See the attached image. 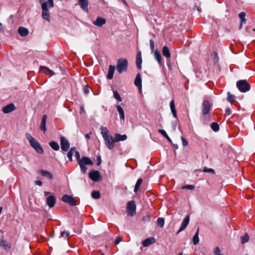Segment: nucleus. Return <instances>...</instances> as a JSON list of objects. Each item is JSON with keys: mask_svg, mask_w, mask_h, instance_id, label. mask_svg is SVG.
<instances>
[{"mask_svg": "<svg viewBox=\"0 0 255 255\" xmlns=\"http://www.w3.org/2000/svg\"><path fill=\"white\" fill-rule=\"evenodd\" d=\"M134 85L138 88H141V79L140 73H137L134 82Z\"/></svg>", "mask_w": 255, "mask_h": 255, "instance_id": "aec40b11", "label": "nucleus"}, {"mask_svg": "<svg viewBox=\"0 0 255 255\" xmlns=\"http://www.w3.org/2000/svg\"><path fill=\"white\" fill-rule=\"evenodd\" d=\"M122 240V238L121 237H119L118 238H117L116 240L115 241V245H118Z\"/></svg>", "mask_w": 255, "mask_h": 255, "instance_id": "4d7b16f0", "label": "nucleus"}, {"mask_svg": "<svg viewBox=\"0 0 255 255\" xmlns=\"http://www.w3.org/2000/svg\"><path fill=\"white\" fill-rule=\"evenodd\" d=\"M100 129L101 133L103 138H105L106 137L112 136L109 134V131L107 127H101Z\"/></svg>", "mask_w": 255, "mask_h": 255, "instance_id": "b1692460", "label": "nucleus"}, {"mask_svg": "<svg viewBox=\"0 0 255 255\" xmlns=\"http://www.w3.org/2000/svg\"><path fill=\"white\" fill-rule=\"evenodd\" d=\"M211 128L212 130L215 132L219 131V126L217 123L213 122L211 124Z\"/></svg>", "mask_w": 255, "mask_h": 255, "instance_id": "4c0bfd02", "label": "nucleus"}, {"mask_svg": "<svg viewBox=\"0 0 255 255\" xmlns=\"http://www.w3.org/2000/svg\"><path fill=\"white\" fill-rule=\"evenodd\" d=\"M106 19L102 17H98L96 20L93 21V24L99 27H101L106 23Z\"/></svg>", "mask_w": 255, "mask_h": 255, "instance_id": "dca6fc26", "label": "nucleus"}, {"mask_svg": "<svg viewBox=\"0 0 255 255\" xmlns=\"http://www.w3.org/2000/svg\"><path fill=\"white\" fill-rule=\"evenodd\" d=\"M42 17L43 19L50 21V14L47 8V3H43L42 4Z\"/></svg>", "mask_w": 255, "mask_h": 255, "instance_id": "9b49d317", "label": "nucleus"}, {"mask_svg": "<svg viewBox=\"0 0 255 255\" xmlns=\"http://www.w3.org/2000/svg\"><path fill=\"white\" fill-rule=\"evenodd\" d=\"M40 1V2L41 3V5L43 3H46L45 2H44V0H39Z\"/></svg>", "mask_w": 255, "mask_h": 255, "instance_id": "774afa93", "label": "nucleus"}, {"mask_svg": "<svg viewBox=\"0 0 255 255\" xmlns=\"http://www.w3.org/2000/svg\"><path fill=\"white\" fill-rule=\"evenodd\" d=\"M92 134L91 132H90L88 133H86L85 134V137L87 139H90L91 138V134Z\"/></svg>", "mask_w": 255, "mask_h": 255, "instance_id": "680f3d73", "label": "nucleus"}, {"mask_svg": "<svg viewBox=\"0 0 255 255\" xmlns=\"http://www.w3.org/2000/svg\"><path fill=\"white\" fill-rule=\"evenodd\" d=\"M39 70L40 71H42L45 74L50 75V76H52L55 74V73L53 71L45 66H40Z\"/></svg>", "mask_w": 255, "mask_h": 255, "instance_id": "6ab92c4d", "label": "nucleus"}, {"mask_svg": "<svg viewBox=\"0 0 255 255\" xmlns=\"http://www.w3.org/2000/svg\"><path fill=\"white\" fill-rule=\"evenodd\" d=\"M136 206L134 202L132 201L128 202L127 207V213L130 216H133L135 214Z\"/></svg>", "mask_w": 255, "mask_h": 255, "instance_id": "39448f33", "label": "nucleus"}, {"mask_svg": "<svg viewBox=\"0 0 255 255\" xmlns=\"http://www.w3.org/2000/svg\"><path fill=\"white\" fill-rule=\"evenodd\" d=\"M84 91L86 94H88L89 93V87L87 86H85L84 87Z\"/></svg>", "mask_w": 255, "mask_h": 255, "instance_id": "13d9d810", "label": "nucleus"}, {"mask_svg": "<svg viewBox=\"0 0 255 255\" xmlns=\"http://www.w3.org/2000/svg\"><path fill=\"white\" fill-rule=\"evenodd\" d=\"M15 109V107L14 105L12 103H10L4 107L2 109V112L4 114H8L13 111Z\"/></svg>", "mask_w": 255, "mask_h": 255, "instance_id": "ddd939ff", "label": "nucleus"}, {"mask_svg": "<svg viewBox=\"0 0 255 255\" xmlns=\"http://www.w3.org/2000/svg\"><path fill=\"white\" fill-rule=\"evenodd\" d=\"M199 232V229L198 228L196 233H195V235L193 237L192 241H193V243L194 245H197L199 242V237H198Z\"/></svg>", "mask_w": 255, "mask_h": 255, "instance_id": "473e14b6", "label": "nucleus"}, {"mask_svg": "<svg viewBox=\"0 0 255 255\" xmlns=\"http://www.w3.org/2000/svg\"><path fill=\"white\" fill-rule=\"evenodd\" d=\"M211 104L208 100H204L202 103V114L205 116L210 115Z\"/></svg>", "mask_w": 255, "mask_h": 255, "instance_id": "423d86ee", "label": "nucleus"}, {"mask_svg": "<svg viewBox=\"0 0 255 255\" xmlns=\"http://www.w3.org/2000/svg\"><path fill=\"white\" fill-rule=\"evenodd\" d=\"M115 139L116 142L120 141H124L127 139V136L126 134L121 135L119 133H116L115 134Z\"/></svg>", "mask_w": 255, "mask_h": 255, "instance_id": "cd10ccee", "label": "nucleus"}, {"mask_svg": "<svg viewBox=\"0 0 255 255\" xmlns=\"http://www.w3.org/2000/svg\"><path fill=\"white\" fill-rule=\"evenodd\" d=\"M18 32L19 35L23 37L27 36L29 33V31L27 28L22 26H20L18 28Z\"/></svg>", "mask_w": 255, "mask_h": 255, "instance_id": "393cba45", "label": "nucleus"}, {"mask_svg": "<svg viewBox=\"0 0 255 255\" xmlns=\"http://www.w3.org/2000/svg\"><path fill=\"white\" fill-rule=\"evenodd\" d=\"M181 140L183 146H186L188 144V142L183 136H181Z\"/></svg>", "mask_w": 255, "mask_h": 255, "instance_id": "8fccbe9b", "label": "nucleus"}, {"mask_svg": "<svg viewBox=\"0 0 255 255\" xmlns=\"http://www.w3.org/2000/svg\"><path fill=\"white\" fill-rule=\"evenodd\" d=\"M155 242L154 238L151 237L146 239L142 242V246L144 247H148Z\"/></svg>", "mask_w": 255, "mask_h": 255, "instance_id": "f3484780", "label": "nucleus"}, {"mask_svg": "<svg viewBox=\"0 0 255 255\" xmlns=\"http://www.w3.org/2000/svg\"><path fill=\"white\" fill-rule=\"evenodd\" d=\"M117 111H118V113H119L120 119L121 120H125V114H124V111L123 109L120 105L117 106Z\"/></svg>", "mask_w": 255, "mask_h": 255, "instance_id": "2f4dec72", "label": "nucleus"}, {"mask_svg": "<svg viewBox=\"0 0 255 255\" xmlns=\"http://www.w3.org/2000/svg\"><path fill=\"white\" fill-rule=\"evenodd\" d=\"M50 194V192H48V191H44V194L45 196H47L48 195H49Z\"/></svg>", "mask_w": 255, "mask_h": 255, "instance_id": "338daca9", "label": "nucleus"}, {"mask_svg": "<svg viewBox=\"0 0 255 255\" xmlns=\"http://www.w3.org/2000/svg\"><path fill=\"white\" fill-rule=\"evenodd\" d=\"M38 172L42 176L46 177L49 179H52L53 177L52 174L47 170L41 169L39 170Z\"/></svg>", "mask_w": 255, "mask_h": 255, "instance_id": "412c9836", "label": "nucleus"}, {"mask_svg": "<svg viewBox=\"0 0 255 255\" xmlns=\"http://www.w3.org/2000/svg\"><path fill=\"white\" fill-rule=\"evenodd\" d=\"M190 220V216L187 215L185 217L183 222L181 223L180 227L177 232V235H178L180 232L183 231L188 226Z\"/></svg>", "mask_w": 255, "mask_h": 255, "instance_id": "f8f14e48", "label": "nucleus"}, {"mask_svg": "<svg viewBox=\"0 0 255 255\" xmlns=\"http://www.w3.org/2000/svg\"><path fill=\"white\" fill-rule=\"evenodd\" d=\"M0 247L5 250H8L11 248V245L10 243L6 242L5 240H2L0 241Z\"/></svg>", "mask_w": 255, "mask_h": 255, "instance_id": "4be33fe9", "label": "nucleus"}, {"mask_svg": "<svg viewBox=\"0 0 255 255\" xmlns=\"http://www.w3.org/2000/svg\"><path fill=\"white\" fill-rule=\"evenodd\" d=\"M249 236L248 233H246L244 236L241 237L242 243L244 244L247 243L249 240Z\"/></svg>", "mask_w": 255, "mask_h": 255, "instance_id": "58836bf2", "label": "nucleus"}, {"mask_svg": "<svg viewBox=\"0 0 255 255\" xmlns=\"http://www.w3.org/2000/svg\"><path fill=\"white\" fill-rule=\"evenodd\" d=\"M170 107L171 113L173 114V116L175 118H177V113H176V109L175 107L174 101L173 100H172L170 102Z\"/></svg>", "mask_w": 255, "mask_h": 255, "instance_id": "c756f323", "label": "nucleus"}, {"mask_svg": "<svg viewBox=\"0 0 255 255\" xmlns=\"http://www.w3.org/2000/svg\"><path fill=\"white\" fill-rule=\"evenodd\" d=\"M56 203V198L53 195H50L46 199V204L49 208H53Z\"/></svg>", "mask_w": 255, "mask_h": 255, "instance_id": "4468645a", "label": "nucleus"}, {"mask_svg": "<svg viewBox=\"0 0 255 255\" xmlns=\"http://www.w3.org/2000/svg\"><path fill=\"white\" fill-rule=\"evenodd\" d=\"M81 7L84 10H88V0H79Z\"/></svg>", "mask_w": 255, "mask_h": 255, "instance_id": "c85d7f7f", "label": "nucleus"}, {"mask_svg": "<svg viewBox=\"0 0 255 255\" xmlns=\"http://www.w3.org/2000/svg\"><path fill=\"white\" fill-rule=\"evenodd\" d=\"M25 137L29 142L31 146L39 153H42L43 149L39 143L29 133H26Z\"/></svg>", "mask_w": 255, "mask_h": 255, "instance_id": "f257e3e1", "label": "nucleus"}, {"mask_svg": "<svg viewBox=\"0 0 255 255\" xmlns=\"http://www.w3.org/2000/svg\"><path fill=\"white\" fill-rule=\"evenodd\" d=\"M142 62L141 52L140 51H139L136 54V65L137 68L139 70L141 69Z\"/></svg>", "mask_w": 255, "mask_h": 255, "instance_id": "2eb2a0df", "label": "nucleus"}, {"mask_svg": "<svg viewBox=\"0 0 255 255\" xmlns=\"http://www.w3.org/2000/svg\"><path fill=\"white\" fill-rule=\"evenodd\" d=\"M227 94H228V99H227L228 101L231 103H232L233 102H234L235 101V96L231 94L230 92H228Z\"/></svg>", "mask_w": 255, "mask_h": 255, "instance_id": "79ce46f5", "label": "nucleus"}, {"mask_svg": "<svg viewBox=\"0 0 255 255\" xmlns=\"http://www.w3.org/2000/svg\"><path fill=\"white\" fill-rule=\"evenodd\" d=\"M97 164L98 165H99L101 163V161H101V158L100 156H99L98 157H97Z\"/></svg>", "mask_w": 255, "mask_h": 255, "instance_id": "052dcab7", "label": "nucleus"}, {"mask_svg": "<svg viewBox=\"0 0 255 255\" xmlns=\"http://www.w3.org/2000/svg\"><path fill=\"white\" fill-rule=\"evenodd\" d=\"M47 118V117L46 115H43L42 121L40 126V129L43 130L44 132H45L46 131V123Z\"/></svg>", "mask_w": 255, "mask_h": 255, "instance_id": "a211bd4d", "label": "nucleus"}, {"mask_svg": "<svg viewBox=\"0 0 255 255\" xmlns=\"http://www.w3.org/2000/svg\"><path fill=\"white\" fill-rule=\"evenodd\" d=\"M35 184L37 185L41 186L42 185V182L40 180H35Z\"/></svg>", "mask_w": 255, "mask_h": 255, "instance_id": "bf43d9fd", "label": "nucleus"}, {"mask_svg": "<svg viewBox=\"0 0 255 255\" xmlns=\"http://www.w3.org/2000/svg\"><path fill=\"white\" fill-rule=\"evenodd\" d=\"M76 148L75 147H73L71 148V149L69 150L70 151H71L72 152L75 153V151H77L76 150Z\"/></svg>", "mask_w": 255, "mask_h": 255, "instance_id": "e2e57ef3", "label": "nucleus"}, {"mask_svg": "<svg viewBox=\"0 0 255 255\" xmlns=\"http://www.w3.org/2000/svg\"><path fill=\"white\" fill-rule=\"evenodd\" d=\"M162 53L163 55L167 59H169L170 58L171 55L170 50L167 46H164L163 47Z\"/></svg>", "mask_w": 255, "mask_h": 255, "instance_id": "a878e982", "label": "nucleus"}, {"mask_svg": "<svg viewBox=\"0 0 255 255\" xmlns=\"http://www.w3.org/2000/svg\"><path fill=\"white\" fill-rule=\"evenodd\" d=\"M237 87L239 90L245 93L250 90L251 86L246 80H240L237 82Z\"/></svg>", "mask_w": 255, "mask_h": 255, "instance_id": "7ed1b4c3", "label": "nucleus"}, {"mask_svg": "<svg viewBox=\"0 0 255 255\" xmlns=\"http://www.w3.org/2000/svg\"><path fill=\"white\" fill-rule=\"evenodd\" d=\"M154 55L155 59L157 60V62L159 65H161V56L160 53L157 51V49H156L154 51Z\"/></svg>", "mask_w": 255, "mask_h": 255, "instance_id": "7c9ffc66", "label": "nucleus"}, {"mask_svg": "<svg viewBox=\"0 0 255 255\" xmlns=\"http://www.w3.org/2000/svg\"><path fill=\"white\" fill-rule=\"evenodd\" d=\"M106 147L109 149H113L114 147V143L116 141L115 138H114L112 136L106 137L104 138Z\"/></svg>", "mask_w": 255, "mask_h": 255, "instance_id": "6e6552de", "label": "nucleus"}, {"mask_svg": "<svg viewBox=\"0 0 255 255\" xmlns=\"http://www.w3.org/2000/svg\"><path fill=\"white\" fill-rule=\"evenodd\" d=\"M246 13L244 12H241L239 14V17L241 19V23L239 29H241L242 27L243 24L246 23V19L245 18Z\"/></svg>", "mask_w": 255, "mask_h": 255, "instance_id": "bb28decb", "label": "nucleus"}, {"mask_svg": "<svg viewBox=\"0 0 255 255\" xmlns=\"http://www.w3.org/2000/svg\"><path fill=\"white\" fill-rule=\"evenodd\" d=\"M115 70V67L113 65H110L108 70V73L107 78L108 79H112L113 78V75Z\"/></svg>", "mask_w": 255, "mask_h": 255, "instance_id": "5701e85b", "label": "nucleus"}, {"mask_svg": "<svg viewBox=\"0 0 255 255\" xmlns=\"http://www.w3.org/2000/svg\"><path fill=\"white\" fill-rule=\"evenodd\" d=\"M213 253L215 255H218L220 254V248L218 247H216L213 251Z\"/></svg>", "mask_w": 255, "mask_h": 255, "instance_id": "09e8293b", "label": "nucleus"}, {"mask_svg": "<svg viewBox=\"0 0 255 255\" xmlns=\"http://www.w3.org/2000/svg\"><path fill=\"white\" fill-rule=\"evenodd\" d=\"M149 45L151 51L152 52H154V43L152 39L149 40Z\"/></svg>", "mask_w": 255, "mask_h": 255, "instance_id": "c03bdc74", "label": "nucleus"}, {"mask_svg": "<svg viewBox=\"0 0 255 255\" xmlns=\"http://www.w3.org/2000/svg\"><path fill=\"white\" fill-rule=\"evenodd\" d=\"M158 132L161 133L164 137H165L170 142H172L171 139L166 133V131L164 129H159L158 130Z\"/></svg>", "mask_w": 255, "mask_h": 255, "instance_id": "f704fd0d", "label": "nucleus"}, {"mask_svg": "<svg viewBox=\"0 0 255 255\" xmlns=\"http://www.w3.org/2000/svg\"><path fill=\"white\" fill-rule=\"evenodd\" d=\"M92 197L95 199H98L100 198V193L99 191H94L92 192Z\"/></svg>", "mask_w": 255, "mask_h": 255, "instance_id": "ea45409f", "label": "nucleus"}, {"mask_svg": "<svg viewBox=\"0 0 255 255\" xmlns=\"http://www.w3.org/2000/svg\"><path fill=\"white\" fill-rule=\"evenodd\" d=\"M182 189H186L188 190H193L195 189V186L192 185H186L182 187Z\"/></svg>", "mask_w": 255, "mask_h": 255, "instance_id": "a18cd8bd", "label": "nucleus"}, {"mask_svg": "<svg viewBox=\"0 0 255 255\" xmlns=\"http://www.w3.org/2000/svg\"><path fill=\"white\" fill-rule=\"evenodd\" d=\"M203 171L204 172H209V173H211L212 174H214L215 173V171L214 169H212V168H208L207 167H205L203 170Z\"/></svg>", "mask_w": 255, "mask_h": 255, "instance_id": "37998d69", "label": "nucleus"}, {"mask_svg": "<svg viewBox=\"0 0 255 255\" xmlns=\"http://www.w3.org/2000/svg\"><path fill=\"white\" fill-rule=\"evenodd\" d=\"M61 148L64 151H67L70 148V143L68 140L63 136L60 137Z\"/></svg>", "mask_w": 255, "mask_h": 255, "instance_id": "9d476101", "label": "nucleus"}, {"mask_svg": "<svg viewBox=\"0 0 255 255\" xmlns=\"http://www.w3.org/2000/svg\"><path fill=\"white\" fill-rule=\"evenodd\" d=\"M114 98L117 100L118 102H122V99L121 98L120 94L117 91H114Z\"/></svg>", "mask_w": 255, "mask_h": 255, "instance_id": "a19ab883", "label": "nucleus"}, {"mask_svg": "<svg viewBox=\"0 0 255 255\" xmlns=\"http://www.w3.org/2000/svg\"><path fill=\"white\" fill-rule=\"evenodd\" d=\"M50 146L54 150L57 151L59 149L58 143L54 141H52L49 143Z\"/></svg>", "mask_w": 255, "mask_h": 255, "instance_id": "72a5a7b5", "label": "nucleus"}, {"mask_svg": "<svg viewBox=\"0 0 255 255\" xmlns=\"http://www.w3.org/2000/svg\"><path fill=\"white\" fill-rule=\"evenodd\" d=\"M78 164L80 167L81 170L83 173H85L87 170L86 165H93V161L88 157H82L80 160L79 161Z\"/></svg>", "mask_w": 255, "mask_h": 255, "instance_id": "f03ea898", "label": "nucleus"}, {"mask_svg": "<svg viewBox=\"0 0 255 255\" xmlns=\"http://www.w3.org/2000/svg\"><path fill=\"white\" fill-rule=\"evenodd\" d=\"M128 62L126 58H120L118 60L117 70L119 73L127 71L128 69Z\"/></svg>", "mask_w": 255, "mask_h": 255, "instance_id": "20e7f679", "label": "nucleus"}, {"mask_svg": "<svg viewBox=\"0 0 255 255\" xmlns=\"http://www.w3.org/2000/svg\"><path fill=\"white\" fill-rule=\"evenodd\" d=\"M46 3L47 4H49V7H53L54 6L53 0H48Z\"/></svg>", "mask_w": 255, "mask_h": 255, "instance_id": "864d4df0", "label": "nucleus"}, {"mask_svg": "<svg viewBox=\"0 0 255 255\" xmlns=\"http://www.w3.org/2000/svg\"><path fill=\"white\" fill-rule=\"evenodd\" d=\"M85 112L84 108L83 106H81L80 108V114L83 113Z\"/></svg>", "mask_w": 255, "mask_h": 255, "instance_id": "0e129e2a", "label": "nucleus"}, {"mask_svg": "<svg viewBox=\"0 0 255 255\" xmlns=\"http://www.w3.org/2000/svg\"><path fill=\"white\" fill-rule=\"evenodd\" d=\"M232 113V110L230 108H228L225 110V114L227 115H230Z\"/></svg>", "mask_w": 255, "mask_h": 255, "instance_id": "6e6d98bb", "label": "nucleus"}, {"mask_svg": "<svg viewBox=\"0 0 255 255\" xmlns=\"http://www.w3.org/2000/svg\"><path fill=\"white\" fill-rule=\"evenodd\" d=\"M157 225L160 228H163L164 225V219L162 217L158 218L157 220Z\"/></svg>", "mask_w": 255, "mask_h": 255, "instance_id": "e433bc0d", "label": "nucleus"}, {"mask_svg": "<svg viewBox=\"0 0 255 255\" xmlns=\"http://www.w3.org/2000/svg\"><path fill=\"white\" fill-rule=\"evenodd\" d=\"M90 178L93 181H99L101 178L100 172L98 170H91L89 173Z\"/></svg>", "mask_w": 255, "mask_h": 255, "instance_id": "1a4fd4ad", "label": "nucleus"}, {"mask_svg": "<svg viewBox=\"0 0 255 255\" xmlns=\"http://www.w3.org/2000/svg\"><path fill=\"white\" fill-rule=\"evenodd\" d=\"M142 221L144 222H147L150 221V217L148 215L144 216L142 218Z\"/></svg>", "mask_w": 255, "mask_h": 255, "instance_id": "49530a36", "label": "nucleus"}, {"mask_svg": "<svg viewBox=\"0 0 255 255\" xmlns=\"http://www.w3.org/2000/svg\"><path fill=\"white\" fill-rule=\"evenodd\" d=\"M61 200L63 202L69 204L71 206H74L76 205V201L72 196L64 195L62 196Z\"/></svg>", "mask_w": 255, "mask_h": 255, "instance_id": "0eeeda50", "label": "nucleus"}, {"mask_svg": "<svg viewBox=\"0 0 255 255\" xmlns=\"http://www.w3.org/2000/svg\"><path fill=\"white\" fill-rule=\"evenodd\" d=\"M74 153L71 151H68L67 153V157L69 159V160L71 161H72V156L73 155Z\"/></svg>", "mask_w": 255, "mask_h": 255, "instance_id": "603ef678", "label": "nucleus"}, {"mask_svg": "<svg viewBox=\"0 0 255 255\" xmlns=\"http://www.w3.org/2000/svg\"><path fill=\"white\" fill-rule=\"evenodd\" d=\"M46 3L47 4H49V7H53L54 6L53 0H48Z\"/></svg>", "mask_w": 255, "mask_h": 255, "instance_id": "5fc2aeb1", "label": "nucleus"}, {"mask_svg": "<svg viewBox=\"0 0 255 255\" xmlns=\"http://www.w3.org/2000/svg\"><path fill=\"white\" fill-rule=\"evenodd\" d=\"M60 234H61V237H64V235L65 234L66 235V239H67L69 237V236H70V233L68 231L61 232Z\"/></svg>", "mask_w": 255, "mask_h": 255, "instance_id": "de8ad7c7", "label": "nucleus"}, {"mask_svg": "<svg viewBox=\"0 0 255 255\" xmlns=\"http://www.w3.org/2000/svg\"><path fill=\"white\" fill-rule=\"evenodd\" d=\"M75 156L78 161V162H79V160H81V158H80V153L79 152V151H75Z\"/></svg>", "mask_w": 255, "mask_h": 255, "instance_id": "3c124183", "label": "nucleus"}, {"mask_svg": "<svg viewBox=\"0 0 255 255\" xmlns=\"http://www.w3.org/2000/svg\"><path fill=\"white\" fill-rule=\"evenodd\" d=\"M3 26L1 23L0 22V31H3Z\"/></svg>", "mask_w": 255, "mask_h": 255, "instance_id": "69168bd1", "label": "nucleus"}, {"mask_svg": "<svg viewBox=\"0 0 255 255\" xmlns=\"http://www.w3.org/2000/svg\"><path fill=\"white\" fill-rule=\"evenodd\" d=\"M142 182V179L141 178H139L137 180V181L135 185L134 189V192L135 193H136L137 192Z\"/></svg>", "mask_w": 255, "mask_h": 255, "instance_id": "c9c22d12", "label": "nucleus"}]
</instances>
